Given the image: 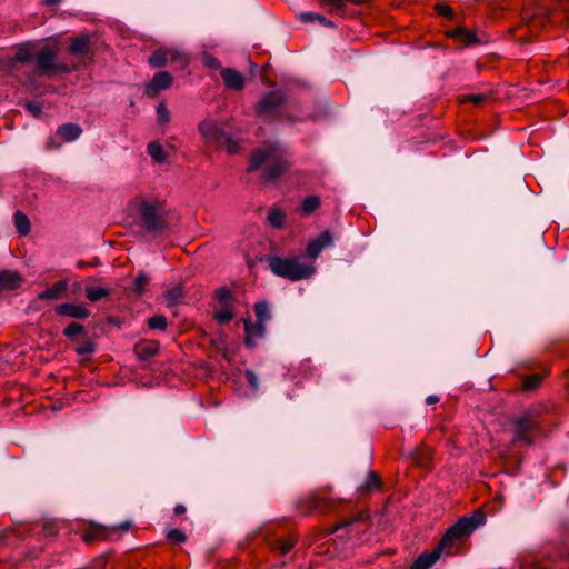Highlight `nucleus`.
I'll list each match as a JSON object with an SVG mask.
<instances>
[{
	"label": "nucleus",
	"mask_w": 569,
	"mask_h": 569,
	"mask_svg": "<svg viewBox=\"0 0 569 569\" xmlns=\"http://www.w3.org/2000/svg\"><path fill=\"white\" fill-rule=\"evenodd\" d=\"M208 64L211 67H216L218 66V61L216 59H211Z\"/></svg>",
	"instance_id": "4d7b16f0"
},
{
	"label": "nucleus",
	"mask_w": 569,
	"mask_h": 569,
	"mask_svg": "<svg viewBox=\"0 0 569 569\" xmlns=\"http://www.w3.org/2000/svg\"><path fill=\"white\" fill-rule=\"evenodd\" d=\"M198 129L204 140L217 148H221L223 141H229V134L224 132L222 123L213 119L208 118L202 120Z\"/></svg>",
	"instance_id": "6e6552de"
},
{
	"label": "nucleus",
	"mask_w": 569,
	"mask_h": 569,
	"mask_svg": "<svg viewBox=\"0 0 569 569\" xmlns=\"http://www.w3.org/2000/svg\"><path fill=\"white\" fill-rule=\"evenodd\" d=\"M289 153L280 143L266 144L250 157L248 171H261V179L273 181L289 168Z\"/></svg>",
	"instance_id": "f257e3e1"
},
{
	"label": "nucleus",
	"mask_w": 569,
	"mask_h": 569,
	"mask_svg": "<svg viewBox=\"0 0 569 569\" xmlns=\"http://www.w3.org/2000/svg\"><path fill=\"white\" fill-rule=\"evenodd\" d=\"M220 76L223 80L224 86L231 90H242L244 87L243 76L232 68H222Z\"/></svg>",
	"instance_id": "ddd939ff"
},
{
	"label": "nucleus",
	"mask_w": 569,
	"mask_h": 569,
	"mask_svg": "<svg viewBox=\"0 0 569 569\" xmlns=\"http://www.w3.org/2000/svg\"><path fill=\"white\" fill-rule=\"evenodd\" d=\"M57 49L54 47L44 46L36 50L34 62L37 72L41 76L56 74L64 72L67 69L57 62Z\"/></svg>",
	"instance_id": "423d86ee"
},
{
	"label": "nucleus",
	"mask_w": 569,
	"mask_h": 569,
	"mask_svg": "<svg viewBox=\"0 0 569 569\" xmlns=\"http://www.w3.org/2000/svg\"><path fill=\"white\" fill-rule=\"evenodd\" d=\"M487 97L485 94L478 93V94H468L465 97V102H472L475 104H480L483 101H486Z\"/></svg>",
	"instance_id": "a18cd8bd"
},
{
	"label": "nucleus",
	"mask_w": 569,
	"mask_h": 569,
	"mask_svg": "<svg viewBox=\"0 0 569 569\" xmlns=\"http://www.w3.org/2000/svg\"><path fill=\"white\" fill-rule=\"evenodd\" d=\"M347 2H351L355 4H363V3L368 2V0H347Z\"/></svg>",
	"instance_id": "6e6d98bb"
},
{
	"label": "nucleus",
	"mask_w": 569,
	"mask_h": 569,
	"mask_svg": "<svg viewBox=\"0 0 569 569\" xmlns=\"http://www.w3.org/2000/svg\"><path fill=\"white\" fill-rule=\"evenodd\" d=\"M174 515L180 516L186 512V507L183 505H177L173 509Z\"/></svg>",
	"instance_id": "864d4df0"
},
{
	"label": "nucleus",
	"mask_w": 569,
	"mask_h": 569,
	"mask_svg": "<svg viewBox=\"0 0 569 569\" xmlns=\"http://www.w3.org/2000/svg\"><path fill=\"white\" fill-rule=\"evenodd\" d=\"M267 261L273 274L290 281L307 279L315 272L313 266L302 263L298 257L283 258L269 256Z\"/></svg>",
	"instance_id": "f03ea898"
},
{
	"label": "nucleus",
	"mask_w": 569,
	"mask_h": 569,
	"mask_svg": "<svg viewBox=\"0 0 569 569\" xmlns=\"http://www.w3.org/2000/svg\"><path fill=\"white\" fill-rule=\"evenodd\" d=\"M93 539V536L92 535H88L86 536V541H91Z\"/></svg>",
	"instance_id": "13d9d810"
},
{
	"label": "nucleus",
	"mask_w": 569,
	"mask_h": 569,
	"mask_svg": "<svg viewBox=\"0 0 569 569\" xmlns=\"http://www.w3.org/2000/svg\"><path fill=\"white\" fill-rule=\"evenodd\" d=\"M286 102V94L282 90H274L263 96L256 104V113L259 117L273 116Z\"/></svg>",
	"instance_id": "1a4fd4ad"
},
{
	"label": "nucleus",
	"mask_w": 569,
	"mask_h": 569,
	"mask_svg": "<svg viewBox=\"0 0 569 569\" xmlns=\"http://www.w3.org/2000/svg\"><path fill=\"white\" fill-rule=\"evenodd\" d=\"M172 83V77L167 71L157 72L150 83L147 86L148 94H157L158 92L170 88Z\"/></svg>",
	"instance_id": "4468645a"
},
{
	"label": "nucleus",
	"mask_w": 569,
	"mask_h": 569,
	"mask_svg": "<svg viewBox=\"0 0 569 569\" xmlns=\"http://www.w3.org/2000/svg\"><path fill=\"white\" fill-rule=\"evenodd\" d=\"M246 339L248 347H253L256 340L262 338L266 331V323L256 321L254 323L247 321L244 323Z\"/></svg>",
	"instance_id": "f3484780"
},
{
	"label": "nucleus",
	"mask_w": 569,
	"mask_h": 569,
	"mask_svg": "<svg viewBox=\"0 0 569 569\" xmlns=\"http://www.w3.org/2000/svg\"><path fill=\"white\" fill-rule=\"evenodd\" d=\"M22 282L21 276L17 271L2 270L0 271V289L13 290L20 287Z\"/></svg>",
	"instance_id": "a211bd4d"
},
{
	"label": "nucleus",
	"mask_w": 569,
	"mask_h": 569,
	"mask_svg": "<svg viewBox=\"0 0 569 569\" xmlns=\"http://www.w3.org/2000/svg\"><path fill=\"white\" fill-rule=\"evenodd\" d=\"M59 316H67L76 319H86L90 316V311L81 303H62L56 307Z\"/></svg>",
	"instance_id": "f8f14e48"
},
{
	"label": "nucleus",
	"mask_w": 569,
	"mask_h": 569,
	"mask_svg": "<svg viewBox=\"0 0 569 569\" xmlns=\"http://www.w3.org/2000/svg\"><path fill=\"white\" fill-rule=\"evenodd\" d=\"M110 295V290L103 287H87L86 288V297L92 301L97 302Z\"/></svg>",
	"instance_id": "7c9ffc66"
},
{
	"label": "nucleus",
	"mask_w": 569,
	"mask_h": 569,
	"mask_svg": "<svg viewBox=\"0 0 569 569\" xmlns=\"http://www.w3.org/2000/svg\"><path fill=\"white\" fill-rule=\"evenodd\" d=\"M149 283V277L144 272H140L133 281V292L141 296L146 291Z\"/></svg>",
	"instance_id": "f704fd0d"
},
{
	"label": "nucleus",
	"mask_w": 569,
	"mask_h": 569,
	"mask_svg": "<svg viewBox=\"0 0 569 569\" xmlns=\"http://www.w3.org/2000/svg\"><path fill=\"white\" fill-rule=\"evenodd\" d=\"M62 0H44V3L47 6H57L59 3H61Z\"/></svg>",
	"instance_id": "5fc2aeb1"
},
{
	"label": "nucleus",
	"mask_w": 569,
	"mask_h": 569,
	"mask_svg": "<svg viewBox=\"0 0 569 569\" xmlns=\"http://www.w3.org/2000/svg\"><path fill=\"white\" fill-rule=\"evenodd\" d=\"M447 36L460 42L463 46H471L481 43L475 31L467 30L463 27H458L447 31Z\"/></svg>",
	"instance_id": "2eb2a0df"
},
{
	"label": "nucleus",
	"mask_w": 569,
	"mask_h": 569,
	"mask_svg": "<svg viewBox=\"0 0 569 569\" xmlns=\"http://www.w3.org/2000/svg\"><path fill=\"white\" fill-rule=\"evenodd\" d=\"M68 282L66 280H61L56 282L51 288L40 292L38 295V299L40 300H54L60 299L64 292L67 291Z\"/></svg>",
	"instance_id": "6ab92c4d"
},
{
	"label": "nucleus",
	"mask_w": 569,
	"mask_h": 569,
	"mask_svg": "<svg viewBox=\"0 0 569 569\" xmlns=\"http://www.w3.org/2000/svg\"><path fill=\"white\" fill-rule=\"evenodd\" d=\"M157 117H158V121L162 124H166L169 122L170 120V112L168 110V108L163 104V103H160L158 104L157 107Z\"/></svg>",
	"instance_id": "79ce46f5"
},
{
	"label": "nucleus",
	"mask_w": 569,
	"mask_h": 569,
	"mask_svg": "<svg viewBox=\"0 0 569 569\" xmlns=\"http://www.w3.org/2000/svg\"><path fill=\"white\" fill-rule=\"evenodd\" d=\"M318 3L322 8H329L330 12H341L347 3V0H318Z\"/></svg>",
	"instance_id": "c9c22d12"
},
{
	"label": "nucleus",
	"mask_w": 569,
	"mask_h": 569,
	"mask_svg": "<svg viewBox=\"0 0 569 569\" xmlns=\"http://www.w3.org/2000/svg\"><path fill=\"white\" fill-rule=\"evenodd\" d=\"M167 54H166V50H158V51H154L150 57H149V63L154 67V68H161L163 66H166L168 62H167Z\"/></svg>",
	"instance_id": "e433bc0d"
},
{
	"label": "nucleus",
	"mask_w": 569,
	"mask_h": 569,
	"mask_svg": "<svg viewBox=\"0 0 569 569\" xmlns=\"http://www.w3.org/2000/svg\"><path fill=\"white\" fill-rule=\"evenodd\" d=\"M226 148L229 153H236L239 150L238 142L229 136V141H223L221 148Z\"/></svg>",
	"instance_id": "49530a36"
},
{
	"label": "nucleus",
	"mask_w": 569,
	"mask_h": 569,
	"mask_svg": "<svg viewBox=\"0 0 569 569\" xmlns=\"http://www.w3.org/2000/svg\"><path fill=\"white\" fill-rule=\"evenodd\" d=\"M371 526L369 513L366 510L358 511L353 515L345 517L332 529V533L337 539L346 541L363 540L365 535Z\"/></svg>",
	"instance_id": "7ed1b4c3"
},
{
	"label": "nucleus",
	"mask_w": 569,
	"mask_h": 569,
	"mask_svg": "<svg viewBox=\"0 0 569 569\" xmlns=\"http://www.w3.org/2000/svg\"><path fill=\"white\" fill-rule=\"evenodd\" d=\"M136 203L142 223L149 232H161L166 228V210L159 201L140 197L136 200Z\"/></svg>",
	"instance_id": "39448f33"
},
{
	"label": "nucleus",
	"mask_w": 569,
	"mask_h": 569,
	"mask_svg": "<svg viewBox=\"0 0 569 569\" xmlns=\"http://www.w3.org/2000/svg\"><path fill=\"white\" fill-rule=\"evenodd\" d=\"M158 351L159 345L157 342L140 343L136 347V352L138 357L142 360H146L157 355Z\"/></svg>",
	"instance_id": "393cba45"
},
{
	"label": "nucleus",
	"mask_w": 569,
	"mask_h": 569,
	"mask_svg": "<svg viewBox=\"0 0 569 569\" xmlns=\"http://www.w3.org/2000/svg\"><path fill=\"white\" fill-rule=\"evenodd\" d=\"M89 46V40L86 37L74 38L70 43V52L72 54H83Z\"/></svg>",
	"instance_id": "2f4dec72"
},
{
	"label": "nucleus",
	"mask_w": 569,
	"mask_h": 569,
	"mask_svg": "<svg viewBox=\"0 0 569 569\" xmlns=\"http://www.w3.org/2000/svg\"><path fill=\"white\" fill-rule=\"evenodd\" d=\"M422 465V467H427L428 462L425 461V462H420Z\"/></svg>",
	"instance_id": "052dcab7"
},
{
	"label": "nucleus",
	"mask_w": 569,
	"mask_h": 569,
	"mask_svg": "<svg viewBox=\"0 0 569 569\" xmlns=\"http://www.w3.org/2000/svg\"><path fill=\"white\" fill-rule=\"evenodd\" d=\"M293 546L295 540L292 538H278L270 542L272 550L279 552L280 555L288 553Z\"/></svg>",
	"instance_id": "a878e982"
},
{
	"label": "nucleus",
	"mask_w": 569,
	"mask_h": 569,
	"mask_svg": "<svg viewBox=\"0 0 569 569\" xmlns=\"http://www.w3.org/2000/svg\"><path fill=\"white\" fill-rule=\"evenodd\" d=\"M82 133V129L77 123H64L57 129V134L66 142L77 140Z\"/></svg>",
	"instance_id": "aec40b11"
},
{
	"label": "nucleus",
	"mask_w": 569,
	"mask_h": 569,
	"mask_svg": "<svg viewBox=\"0 0 569 569\" xmlns=\"http://www.w3.org/2000/svg\"><path fill=\"white\" fill-rule=\"evenodd\" d=\"M254 313L257 321L266 323L270 318V309L267 302H258L254 305Z\"/></svg>",
	"instance_id": "72a5a7b5"
},
{
	"label": "nucleus",
	"mask_w": 569,
	"mask_h": 569,
	"mask_svg": "<svg viewBox=\"0 0 569 569\" xmlns=\"http://www.w3.org/2000/svg\"><path fill=\"white\" fill-rule=\"evenodd\" d=\"M167 538L176 543H182L187 540V536L179 529L168 530Z\"/></svg>",
	"instance_id": "ea45409f"
},
{
	"label": "nucleus",
	"mask_w": 569,
	"mask_h": 569,
	"mask_svg": "<svg viewBox=\"0 0 569 569\" xmlns=\"http://www.w3.org/2000/svg\"><path fill=\"white\" fill-rule=\"evenodd\" d=\"M430 456V451L426 450V459Z\"/></svg>",
	"instance_id": "bf43d9fd"
},
{
	"label": "nucleus",
	"mask_w": 569,
	"mask_h": 569,
	"mask_svg": "<svg viewBox=\"0 0 569 569\" xmlns=\"http://www.w3.org/2000/svg\"><path fill=\"white\" fill-rule=\"evenodd\" d=\"M166 54L167 62L177 63V66L181 69H183L189 63L188 56L176 49H166Z\"/></svg>",
	"instance_id": "b1692460"
},
{
	"label": "nucleus",
	"mask_w": 569,
	"mask_h": 569,
	"mask_svg": "<svg viewBox=\"0 0 569 569\" xmlns=\"http://www.w3.org/2000/svg\"><path fill=\"white\" fill-rule=\"evenodd\" d=\"M269 223L277 229H281L284 227L286 222V213L281 209L273 208L269 211L268 214Z\"/></svg>",
	"instance_id": "c85d7f7f"
},
{
	"label": "nucleus",
	"mask_w": 569,
	"mask_h": 569,
	"mask_svg": "<svg viewBox=\"0 0 569 569\" xmlns=\"http://www.w3.org/2000/svg\"><path fill=\"white\" fill-rule=\"evenodd\" d=\"M182 298V291L180 288H173L166 293V299L169 305L178 303Z\"/></svg>",
	"instance_id": "37998d69"
},
{
	"label": "nucleus",
	"mask_w": 569,
	"mask_h": 569,
	"mask_svg": "<svg viewBox=\"0 0 569 569\" xmlns=\"http://www.w3.org/2000/svg\"><path fill=\"white\" fill-rule=\"evenodd\" d=\"M36 46L26 43L20 46L14 56L8 60V64L12 68L14 63H29L34 61Z\"/></svg>",
	"instance_id": "dca6fc26"
},
{
	"label": "nucleus",
	"mask_w": 569,
	"mask_h": 569,
	"mask_svg": "<svg viewBox=\"0 0 569 569\" xmlns=\"http://www.w3.org/2000/svg\"><path fill=\"white\" fill-rule=\"evenodd\" d=\"M380 488V478L375 472H368L366 480L358 487V491L368 493Z\"/></svg>",
	"instance_id": "5701e85b"
},
{
	"label": "nucleus",
	"mask_w": 569,
	"mask_h": 569,
	"mask_svg": "<svg viewBox=\"0 0 569 569\" xmlns=\"http://www.w3.org/2000/svg\"><path fill=\"white\" fill-rule=\"evenodd\" d=\"M437 402H439V397H438V396H436V395H430V396H428V397L426 398V403H427V405H435V403H437Z\"/></svg>",
	"instance_id": "603ef678"
},
{
	"label": "nucleus",
	"mask_w": 569,
	"mask_h": 569,
	"mask_svg": "<svg viewBox=\"0 0 569 569\" xmlns=\"http://www.w3.org/2000/svg\"><path fill=\"white\" fill-rule=\"evenodd\" d=\"M443 552L447 553V548L439 542L432 551L421 553L411 565L410 569H429Z\"/></svg>",
	"instance_id": "9b49d317"
},
{
	"label": "nucleus",
	"mask_w": 569,
	"mask_h": 569,
	"mask_svg": "<svg viewBox=\"0 0 569 569\" xmlns=\"http://www.w3.org/2000/svg\"><path fill=\"white\" fill-rule=\"evenodd\" d=\"M513 425V442L521 441L526 446H530L532 440L530 438V433L536 431L539 428L537 419L532 417L530 413H525L519 417H516L512 420Z\"/></svg>",
	"instance_id": "0eeeda50"
},
{
	"label": "nucleus",
	"mask_w": 569,
	"mask_h": 569,
	"mask_svg": "<svg viewBox=\"0 0 569 569\" xmlns=\"http://www.w3.org/2000/svg\"><path fill=\"white\" fill-rule=\"evenodd\" d=\"M246 378L253 389L258 388V377L252 371H247Z\"/></svg>",
	"instance_id": "09e8293b"
},
{
	"label": "nucleus",
	"mask_w": 569,
	"mask_h": 569,
	"mask_svg": "<svg viewBox=\"0 0 569 569\" xmlns=\"http://www.w3.org/2000/svg\"><path fill=\"white\" fill-rule=\"evenodd\" d=\"M27 109L36 117L40 116L41 113V107L34 102H28Z\"/></svg>",
	"instance_id": "8fccbe9b"
},
{
	"label": "nucleus",
	"mask_w": 569,
	"mask_h": 569,
	"mask_svg": "<svg viewBox=\"0 0 569 569\" xmlns=\"http://www.w3.org/2000/svg\"><path fill=\"white\" fill-rule=\"evenodd\" d=\"M79 355H87L93 352V346L90 342H86L83 346L77 349Z\"/></svg>",
	"instance_id": "3c124183"
},
{
	"label": "nucleus",
	"mask_w": 569,
	"mask_h": 569,
	"mask_svg": "<svg viewBox=\"0 0 569 569\" xmlns=\"http://www.w3.org/2000/svg\"><path fill=\"white\" fill-rule=\"evenodd\" d=\"M321 204V200L318 196H309L303 199L301 203V211L305 216L312 214Z\"/></svg>",
	"instance_id": "cd10ccee"
},
{
	"label": "nucleus",
	"mask_w": 569,
	"mask_h": 569,
	"mask_svg": "<svg viewBox=\"0 0 569 569\" xmlns=\"http://www.w3.org/2000/svg\"><path fill=\"white\" fill-rule=\"evenodd\" d=\"M435 11L439 14V16H442V17H446V18H449V19H452L453 18V10L447 6V4H443V3H437L435 7H433Z\"/></svg>",
	"instance_id": "c03bdc74"
},
{
	"label": "nucleus",
	"mask_w": 569,
	"mask_h": 569,
	"mask_svg": "<svg viewBox=\"0 0 569 569\" xmlns=\"http://www.w3.org/2000/svg\"><path fill=\"white\" fill-rule=\"evenodd\" d=\"M486 522V516L481 510H476L470 516L462 517L453 526L448 528L440 542L447 548V555L451 552L456 541L468 538L479 526Z\"/></svg>",
	"instance_id": "20e7f679"
},
{
	"label": "nucleus",
	"mask_w": 569,
	"mask_h": 569,
	"mask_svg": "<svg viewBox=\"0 0 569 569\" xmlns=\"http://www.w3.org/2000/svg\"><path fill=\"white\" fill-rule=\"evenodd\" d=\"M148 154L157 162V163H163L167 159V156L164 153V150L162 146L157 142L152 141L147 147Z\"/></svg>",
	"instance_id": "bb28decb"
},
{
	"label": "nucleus",
	"mask_w": 569,
	"mask_h": 569,
	"mask_svg": "<svg viewBox=\"0 0 569 569\" xmlns=\"http://www.w3.org/2000/svg\"><path fill=\"white\" fill-rule=\"evenodd\" d=\"M148 327L151 330L164 331L168 327V320L163 315H156L148 319Z\"/></svg>",
	"instance_id": "473e14b6"
},
{
	"label": "nucleus",
	"mask_w": 569,
	"mask_h": 569,
	"mask_svg": "<svg viewBox=\"0 0 569 569\" xmlns=\"http://www.w3.org/2000/svg\"><path fill=\"white\" fill-rule=\"evenodd\" d=\"M298 19L299 21L303 22V23H309V22H319L320 24L325 26V27H328V28H335L336 24L328 20L326 17H323L322 14H319V13H315V12H301L298 14Z\"/></svg>",
	"instance_id": "4be33fe9"
},
{
	"label": "nucleus",
	"mask_w": 569,
	"mask_h": 569,
	"mask_svg": "<svg viewBox=\"0 0 569 569\" xmlns=\"http://www.w3.org/2000/svg\"><path fill=\"white\" fill-rule=\"evenodd\" d=\"M81 332H83V327L78 323V322H71L69 323L64 330H63V335L69 338V339H72L74 338L76 336L80 335Z\"/></svg>",
	"instance_id": "58836bf2"
},
{
	"label": "nucleus",
	"mask_w": 569,
	"mask_h": 569,
	"mask_svg": "<svg viewBox=\"0 0 569 569\" xmlns=\"http://www.w3.org/2000/svg\"><path fill=\"white\" fill-rule=\"evenodd\" d=\"M219 323H228L233 319V303L217 305L213 312Z\"/></svg>",
	"instance_id": "412c9836"
},
{
	"label": "nucleus",
	"mask_w": 569,
	"mask_h": 569,
	"mask_svg": "<svg viewBox=\"0 0 569 569\" xmlns=\"http://www.w3.org/2000/svg\"><path fill=\"white\" fill-rule=\"evenodd\" d=\"M14 224L21 236H27L30 232V221L23 212L14 213Z\"/></svg>",
	"instance_id": "c756f323"
},
{
	"label": "nucleus",
	"mask_w": 569,
	"mask_h": 569,
	"mask_svg": "<svg viewBox=\"0 0 569 569\" xmlns=\"http://www.w3.org/2000/svg\"><path fill=\"white\" fill-rule=\"evenodd\" d=\"M333 244L332 234L329 231L321 232L317 238L310 240L306 248V253L309 258L316 259L323 249Z\"/></svg>",
	"instance_id": "9d476101"
},
{
	"label": "nucleus",
	"mask_w": 569,
	"mask_h": 569,
	"mask_svg": "<svg viewBox=\"0 0 569 569\" xmlns=\"http://www.w3.org/2000/svg\"><path fill=\"white\" fill-rule=\"evenodd\" d=\"M541 377L539 375H531L523 380V388L526 390H533L539 387Z\"/></svg>",
	"instance_id": "a19ab883"
},
{
	"label": "nucleus",
	"mask_w": 569,
	"mask_h": 569,
	"mask_svg": "<svg viewBox=\"0 0 569 569\" xmlns=\"http://www.w3.org/2000/svg\"><path fill=\"white\" fill-rule=\"evenodd\" d=\"M280 118L282 120H287V121H290V122L303 121L306 119V117H302V116L290 114L287 110L281 112Z\"/></svg>",
	"instance_id": "de8ad7c7"
},
{
	"label": "nucleus",
	"mask_w": 569,
	"mask_h": 569,
	"mask_svg": "<svg viewBox=\"0 0 569 569\" xmlns=\"http://www.w3.org/2000/svg\"><path fill=\"white\" fill-rule=\"evenodd\" d=\"M216 299L218 305L233 303L232 292L227 288H219L216 291Z\"/></svg>",
	"instance_id": "4c0bfd02"
}]
</instances>
